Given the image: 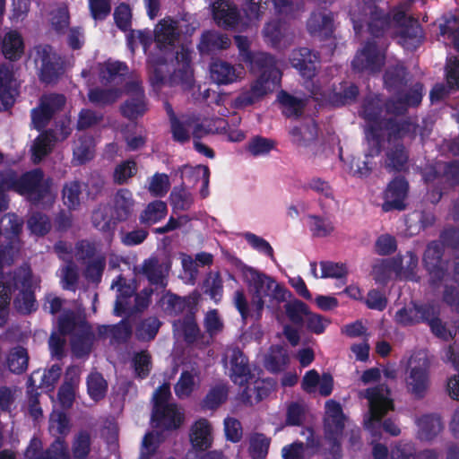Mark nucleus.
<instances>
[{"label":"nucleus","instance_id":"32","mask_svg":"<svg viewBox=\"0 0 459 459\" xmlns=\"http://www.w3.org/2000/svg\"><path fill=\"white\" fill-rule=\"evenodd\" d=\"M134 94V98L127 100L121 108L122 113L128 118H135L142 116L145 110V104L143 100V93L138 82H134L129 90Z\"/></svg>","mask_w":459,"mask_h":459},{"label":"nucleus","instance_id":"26","mask_svg":"<svg viewBox=\"0 0 459 459\" xmlns=\"http://www.w3.org/2000/svg\"><path fill=\"white\" fill-rule=\"evenodd\" d=\"M212 16L219 26L228 28L238 22L239 13L236 5L230 1L217 0L212 4Z\"/></svg>","mask_w":459,"mask_h":459},{"label":"nucleus","instance_id":"22","mask_svg":"<svg viewBox=\"0 0 459 459\" xmlns=\"http://www.w3.org/2000/svg\"><path fill=\"white\" fill-rule=\"evenodd\" d=\"M384 58L383 51L377 49L375 43H368L357 54L352 64L357 70L374 72L381 67Z\"/></svg>","mask_w":459,"mask_h":459},{"label":"nucleus","instance_id":"24","mask_svg":"<svg viewBox=\"0 0 459 459\" xmlns=\"http://www.w3.org/2000/svg\"><path fill=\"white\" fill-rule=\"evenodd\" d=\"M152 420L158 427L167 429H178L184 421V412L175 404L154 408Z\"/></svg>","mask_w":459,"mask_h":459},{"label":"nucleus","instance_id":"64","mask_svg":"<svg viewBox=\"0 0 459 459\" xmlns=\"http://www.w3.org/2000/svg\"><path fill=\"white\" fill-rule=\"evenodd\" d=\"M127 73V66L121 62H107L100 65V77L102 80L109 82L117 75H124Z\"/></svg>","mask_w":459,"mask_h":459},{"label":"nucleus","instance_id":"42","mask_svg":"<svg viewBox=\"0 0 459 459\" xmlns=\"http://www.w3.org/2000/svg\"><path fill=\"white\" fill-rule=\"evenodd\" d=\"M169 270L168 264H160L156 258L144 261L142 272L152 283H162V281Z\"/></svg>","mask_w":459,"mask_h":459},{"label":"nucleus","instance_id":"11","mask_svg":"<svg viewBox=\"0 0 459 459\" xmlns=\"http://www.w3.org/2000/svg\"><path fill=\"white\" fill-rule=\"evenodd\" d=\"M37 282L32 279L29 268H22L14 278L15 294L14 306L22 313H30L35 306L33 289Z\"/></svg>","mask_w":459,"mask_h":459},{"label":"nucleus","instance_id":"41","mask_svg":"<svg viewBox=\"0 0 459 459\" xmlns=\"http://www.w3.org/2000/svg\"><path fill=\"white\" fill-rule=\"evenodd\" d=\"M59 139L52 134L51 132H45L37 137L32 144V159L35 163L39 162L48 155L53 147L55 141Z\"/></svg>","mask_w":459,"mask_h":459},{"label":"nucleus","instance_id":"14","mask_svg":"<svg viewBox=\"0 0 459 459\" xmlns=\"http://www.w3.org/2000/svg\"><path fill=\"white\" fill-rule=\"evenodd\" d=\"M394 22L399 27L400 43L407 49L416 48L421 40L422 32L418 22L404 11L394 14Z\"/></svg>","mask_w":459,"mask_h":459},{"label":"nucleus","instance_id":"7","mask_svg":"<svg viewBox=\"0 0 459 459\" xmlns=\"http://www.w3.org/2000/svg\"><path fill=\"white\" fill-rule=\"evenodd\" d=\"M422 86L416 84L411 90L410 93L404 99H399L396 102L390 100L385 104V108H382L381 100L376 97L367 101L363 107V110L367 106L370 105V111L377 116L378 120L388 122L393 120L388 116L392 114H401L410 106H416L420 103L422 98Z\"/></svg>","mask_w":459,"mask_h":459},{"label":"nucleus","instance_id":"31","mask_svg":"<svg viewBox=\"0 0 459 459\" xmlns=\"http://www.w3.org/2000/svg\"><path fill=\"white\" fill-rule=\"evenodd\" d=\"M291 134L299 144L308 148V152L311 154L316 155L318 151L322 149V144L315 143L317 137V127L316 124L311 123L299 128H294Z\"/></svg>","mask_w":459,"mask_h":459},{"label":"nucleus","instance_id":"16","mask_svg":"<svg viewBox=\"0 0 459 459\" xmlns=\"http://www.w3.org/2000/svg\"><path fill=\"white\" fill-rule=\"evenodd\" d=\"M41 442L33 438L25 451L26 459H71V454L65 441L57 437L40 455Z\"/></svg>","mask_w":459,"mask_h":459},{"label":"nucleus","instance_id":"3","mask_svg":"<svg viewBox=\"0 0 459 459\" xmlns=\"http://www.w3.org/2000/svg\"><path fill=\"white\" fill-rule=\"evenodd\" d=\"M0 187L13 188L34 204H48L56 196L52 179L45 177L39 169L30 171L19 179H15L12 172L0 174Z\"/></svg>","mask_w":459,"mask_h":459},{"label":"nucleus","instance_id":"21","mask_svg":"<svg viewBox=\"0 0 459 459\" xmlns=\"http://www.w3.org/2000/svg\"><path fill=\"white\" fill-rule=\"evenodd\" d=\"M180 28L179 22L171 18L160 21L154 29V39L158 47L160 49L172 47L178 39Z\"/></svg>","mask_w":459,"mask_h":459},{"label":"nucleus","instance_id":"34","mask_svg":"<svg viewBox=\"0 0 459 459\" xmlns=\"http://www.w3.org/2000/svg\"><path fill=\"white\" fill-rule=\"evenodd\" d=\"M15 95L11 67L5 65H0V100L7 107L13 103Z\"/></svg>","mask_w":459,"mask_h":459},{"label":"nucleus","instance_id":"52","mask_svg":"<svg viewBox=\"0 0 459 459\" xmlns=\"http://www.w3.org/2000/svg\"><path fill=\"white\" fill-rule=\"evenodd\" d=\"M88 394L94 401L102 399L108 390V383L103 377L98 373H91L87 379Z\"/></svg>","mask_w":459,"mask_h":459},{"label":"nucleus","instance_id":"2","mask_svg":"<svg viewBox=\"0 0 459 459\" xmlns=\"http://www.w3.org/2000/svg\"><path fill=\"white\" fill-rule=\"evenodd\" d=\"M247 58L250 60L251 71L260 74L251 82L249 88L243 89L234 99L233 107L236 108H243L261 100L277 88L281 79V72L271 56L258 53L254 56L247 55Z\"/></svg>","mask_w":459,"mask_h":459},{"label":"nucleus","instance_id":"53","mask_svg":"<svg viewBox=\"0 0 459 459\" xmlns=\"http://www.w3.org/2000/svg\"><path fill=\"white\" fill-rule=\"evenodd\" d=\"M91 450V437L82 431L74 436L72 443L71 459H85Z\"/></svg>","mask_w":459,"mask_h":459},{"label":"nucleus","instance_id":"30","mask_svg":"<svg viewBox=\"0 0 459 459\" xmlns=\"http://www.w3.org/2000/svg\"><path fill=\"white\" fill-rule=\"evenodd\" d=\"M200 383L199 369L191 368L190 369L184 370L175 385V394L180 399L187 398L199 387Z\"/></svg>","mask_w":459,"mask_h":459},{"label":"nucleus","instance_id":"39","mask_svg":"<svg viewBox=\"0 0 459 459\" xmlns=\"http://www.w3.org/2000/svg\"><path fill=\"white\" fill-rule=\"evenodd\" d=\"M429 307V306L418 307L416 305H412L407 307H403L396 312L395 321L400 325H407L418 323L420 320H425L426 316H428Z\"/></svg>","mask_w":459,"mask_h":459},{"label":"nucleus","instance_id":"49","mask_svg":"<svg viewBox=\"0 0 459 459\" xmlns=\"http://www.w3.org/2000/svg\"><path fill=\"white\" fill-rule=\"evenodd\" d=\"M133 206L132 194L126 189L119 190L115 196L116 219L118 221L126 220L131 213Z\"/></svg>","mask_w":459,"mask_h":459},{"label":"nucleus","instance_id":"28","mask_svg":"<svg viewBox=\"0 0 459 459\" xmlns=\"http://www.w3.org/2000/svg\"><path fill=\"white\" fill-rule=\"evenodd\" d=\"M317 387L321 395H329L333 390V377L329 374L320 377L315 369H311L303 377L302 388L307 393H315Z\"/></svg>","mask_w":459,"mask_h":459},{"label":"nucleus","instance_id":"18","mask_svg":"<svg viewBox=\"0 0 459 459\" xmlns=\"http://www.w3.org/2000/svg\"><path fill=\"white\" fill-rule=\"evenodd\" d=\"M191 55L192 53L187 48L181 47L176 53L175 63L172 64L171 81L174 83H181L186 88L191 87L194 82L190 65Z\"/></svg>","mask_w":459,"mask_h":459},{"label":"nucleus","instance_id":"38","mask_svg":"<svg viewBox=\"0 0 459 459\" xmlns=\"http://www.w3.org/2000/svg\"><path fill=\"white\" fill-rule=\"evenodd\" d=\"M94 141L91 136L83 135L78 138L74 144V160L77 164H83L94 156Z\"/></svg>","mask_w":459,"mask_h":459},{"label":"nucleus","instance_id":"12","mask_svg":"<svg viewBox=\"0 0 459 459\" xmlns=\"http://www.w3.org/2000/svg\"><path fill=\"white\" fill-rule=\"evenodd\" d=\"M32 57L40 70L41 80L52 82L61 72L59 57L48 45H39L34 48Z\"/></svg>","mask_w":459,"mask_h":459},{"label":"nucleus","instance_id":"9","mask_svg":"<svg viewBox=\"0 0 459 459\" xmlns=\"http://www.w3.org/2000/svg\"><path fill=\"white\" fill-rule=\"evenodd\" d=\"M409 375L406 377L408 391L415 397H422L429 385V361L425 352L413 354L409 360Z\"/></svg>","mask_w":459,"mask_h":459},{"label":"nucleus","instance_id":"8","mask_svg":"<svg viewBox=\"0 0 459 459\" xmlns=\"http://www.w3.org/2000/svg\"><path fill=\"white\" fill-rule=\"evenodd\" d=\"M360 396L368 401L369 418L365 421L368 429H373L376 423H378L389 411L394 410L390 390L384 385L368 388L360 393Z\"/></svg>","mask_w":459,"mask_h":459},{"label":"nucleus","instance_id":"54","mask_svg":"<svg viewBox=\"0 0 459 459\" xmlns=\"http://www.w3.org/2000/svg\"><path fill=\"white\" fill-rule=\"evenodd\" d=\"M70 23L69 11L66 5L61 4L50 13L51 28L57 33H65Z\"/></svg>","mask_w":459,"mask_h":459},{"label":"nucleus","instance_id":"20","mask_svg":"<svg viewBox=\"0 0 459 459\" xmlns=\"http://www.w3.org/2000/svg\"><path fill=\"white\" fill-rule=\"evenodd\" d=\"M291 65L298 69L303 77L310 79L315 76L318 56L307 48H300L292 51L290 56Z\"/></svg>","mask_w":459,"mask_h":459},{"label":"nucleus","instance_id":"4","mask_svg":"<svg viewBox=\"0 0 459 459\" xmlns=\"http://www.w3.org/2000/svg\"><path fill=\"white\" fill-rule=\"evenodd\" d=\"M243 277L253 293L252 306L255 308V319L261 316L265 298L273 302L281 303L285 301L289 295V291L273 278L254 268H245Z\"/></svg>","mask_w":459,"mask_h":459},{"label":"nucleus","instance_id":"23","mask_svg":"<svg viewBox=\"0 0 459 459\" xmlns=\"http://www.w3.org/2000/svg\"><path fill=\"white\" fill-rule=\"evenodd\" d=\"M241 390V399L251 405L259 403L269 394L271 385L269 382L261 379L255 374L249 376L244 382Z\"/></svg>","mask_w":459,"mask_h":459},{"label":"nucleus","instance_id":"51","mask_svg":"<svg viewBox=\"0 0 459 459\" xmlns=\"http://www.w3.org/2000/svg\"><path fill=\"white\" fill-rule=\"evenodd\" d=\"M274 147V141L261 136H255L247 143L246 150L251 156L259 157L269 154Z\"/></svg>","mask_w":459,"mask_h":459},{"label":"nucleus","instance_id":"45","mask_svg":"<svg viewBox=\"0 0 459 459\" xmlns=\"http://www.w3.org/2000/svg\"><path fill=\"white\" fill-rule=\"evenodd\" d=\"M29 356L26 349L17 346L12 349L7 356L9 369L16 374L24 372L28 368Z\"/></svg>","mask_w":459,"mask_h":459},{"label":"nucleus","instance_id":"61","mask_svg":"<svg viewBox=\"0 0 459 459\" xmlns=\"http://www.w3.org/2000/svg\"><path fill=\"white\" fill-rule=\"evenodd\" d=\"M438 311L434 306L428 307V316L425 320L429 322L430 328L435 335L444 340H447L451 337V333L446 329L445 325L437 318Z\"/></svg>","mask_w":459,"mask_h":459},{"label":"nucleus","instance_id":"58","mask_svg":"<svg viewBox=\"0 0 459 459\" xmlns=\"http://www.w3.org/2000/svg\"><path fill=\"white\" fill-rule=\"evenodd\" d=\"M372 274L374 279L379 283H385L392 279L395 276L393 259L377 262L373 267Z\"/></svg>","mask_w":459,"mask_h":459},{"label":"nucleus","instance_id":"35","mask_svg":"<svg viewBox=\"0 0 459 459\" xmlns=\"http://www.w3.org/2000/svg\"><path fill=\"white\" fill-rule=\"evenodd\" d=\"M24 45L21 34L16 30L7 32L3 39L2 50L4 56L15 60L23 53Z\"/></svg>","mask_w":459,"mask_h":459},{"label":"nucleus","instance_id":"13","mask_svg":"<svg viewBox=\"0 0 459 459\" xmlns=\"http://www.w3.org/2000/svg\"><path fill=\"white\" fill-rule=\"evenodd\" d=\"M65 101V97L62 94L50 93L42 96L39 107L31 112L34 127L38 130L44 128L52 117L64 108Z\"/></svg>","mask_w":459,"mask_h":459},{"label":"nucleus","instance_id":"57","mask_svg":"<svg viewBox=\"0 0 459 459\" xmlns=\"http://www.w3.org/2000/svg\"><path fill=\"white\" fill-rule=\"evenodd\" d=\"M132 366L135 376L140 378L146 377L152 368L150 354L145 351L135 353L132 359Z\"/></svg>","mask_w":459,"mask_h":459},{"label":"nucleus","instance_id":"43","mask_svg":"<svg viewBox=\"0 0 459 459\" xmlns=\"http://www.w3.org/2000/svg\"><path fill=\"white\" fill-rule=\"evenodd\" d=\"M395 277L410 278L418 265V258L411 252L393 259Z\"/></svg>","mask_w":459,"mask_h":459},{"label":"nucleus","instance_id":"19","mask_svg":"<svg viewBox=\"0 0 459 459\" xmlns=\"http://www.w3.org/2000/svg\"><path fill=\"white\" fill-rule=\"evenodd\" d=\"M224 360L230 364V377L235 384L243 385L247 377L253 375L247 358L238 348H228L224 354Z\"/></svg>","mask_w":459,"mask_h":459},{"label":"nucleus","instance_id":"27","mask_svg":"<svg viewBox=\"0 0 459 459\" xmlns=\"http://www.w3.org/2000/svg\"><path fill=\"white\" fill-rule=\"evenodd\" d=\"M310 35L320 39L327 38L333 33V17L326 11L315 12L307 22Z\"/></svg>","mask_w":459,"mask_h":459},{"label":"nucleus","instance_id":"5","mask_svg":"<svg viewBox=\"0 0 459 459\" xmlns=\"http://www.w3.org/2000/svg\"><path fill=\"white\" fill-rule=\"evenodd\" d=\"M59 330L62 334H71L72 349L76 356L82 357L91 351L94 333L85 321H76L73 313H67L59 319Z\"/></svg>","mask_w":459,"mask_h":459},{"label":"nucleus","instance_id":"60","mask_svg":"<svg viewBox=\"0 0 459 459\" xmlns=\"http://www.w3.org/2000/svg\"><path fill=\"white\" fill-rule=\"evenodd\" d=\"M170 202L174 209L186 211L192 205L193 197L186 188L175 187L170 194Z\"/></svg>","mask_w":459,"mask_h":459},{"label":"nucleus","instance_id":"44","mask_svg":"<svg viewBox=\"0 0 459 459\" xmlns=\"http://www.w3.org/2000/svg\"><path fill=\"white\" fill-rule=\"evenodd\" d=\"M167 204L162 201L150 203L140 215V221L143 224H154L167 215Z\"/></svg>","mask_w":459,"mask_h":459},{"label":"nucleus","instance_id":"59","mask_svg":"<svg viewBox=\"0 0 459 459\" xmlns=\"http://www.w3.org/2000/svg\"><path fill=\"white\" fill-rule=\"evenodd\" d=\"M279 101L283 106V113L287 117H297L299 116L303 108L304 102L302 100L294 98L286 92H281L278 95Z\"/></svg>","mask_w":459,"mask_h":459},{"label":"nucleus","instance_id":"17","mask_svg":"<svg viewBox=\"0 0 459 459\" xmlns=\"http://www.w3.org/2000/svg\"><path fill=\"white\" fill-rule=\"evenodd\" d=\"M423 262L425 267L430 274V279L433 283L437 281H445V287L449 286V293H454L455 286L453 283L449 284L448 280L444 273V265L441 261V247L436 243H431L428 246L427 250L424 254Z\"/></svg>","mask_w":459,"mask_h":459},{"label":"nucleus","instance_id":"33","mask_svg":"<svg viewBox=\"0 0 459 459\" xmlns=\"http://www.w3.org/2000/svg\"><path fill=\"white\" fill-rule=\"evenodd\" d=\"M418 436L424 441L434 439L443 430V423L437 415H424L418 420Z\"/></svg>","mask_w":459,"mask_h":459},{"label":"nucleus","instance_id":"10","mask_svg":"<svg viewBox=\"0 0 459 459\" xmlns=\"http://www.w3.org/2000/svg\"><path fill=\"white\" fill-rule=\"evenodd\" d=\"M325 438L331 446L333 459L340 456V437L344 428V416L340 404L333 400L325 403Z\"/></svg>","mask_w":459,"mask_h":459},{"label":"nucleus","instance_id":"56","mask_svg":"<svg viewBox=\"0 0 459 459\" xmlns=\"http://www.w3.org/2000/svg\"><path fill=\"white\" fill-rule=\"evenodd\" d=\"M150 80L153 84L163 82L170 73V66L163 59L152 58L149 62Z\"/></svg>","mask_w":459,"mask_h":459},{"label":"nucleus","instance_id":"29","mask_svg":"<svg viewBox=\"0 0 459 459\" xmlns=\"http://www.w3.org/2000/svg\"><path fill=\"white\" fill-rule=\"evenodd\" d=\"M190 441L196 450H206L212 446V429L207 420L201 419L191 427Z\"/></svg>","mask_w":459,"mask_h":459},{"label":"nucleus","instance_id":"6","mask_svg":"<svg viewBox=\"0 0 459 459\" xmlns=\"http://www.w3.org/2000/svg\"><path fill=\"white\" fill-rule=\"evenodd\" d=\"M382 0H361L351 10V16L357 30L365 22L370 33L378 36L387 24L384 11L379 4Z\"/></svg>","mask_w":459,"mask_h":459},{"label":"nucleus","instance_id":"63","mask_svg":"<svg viewBox=\"0 0 459 459\" xmlns=\"http://www.w3.org/2000/svg\"><path fill=\"white\" fill-rule=\"evenodd\" d=\"M22 229L21 220L14 214L8 213L0 220V234L8 238L16 236Z\"/></svg>","mask_w":459,"mask_h":459},{"label":"nucleus","instance_id":"47","mask_svg":"<svg viewBox=\"0 0 459 459\" xmlns=\"http://www.w3.org/2000/svg\"><path fill=\"white\" fill-rule=\"evenodd\" d=\"M289 362V355L282 347H272L264 359V367L272 371L278 372L281 370Z\"/></svg>","mask_w":459,"mask_h":459},{"label":"nucleus","instance_id":"50","mask_svg":"<svg viewBox=\"0 0 459 459\" xmlns=\"http://www.w3.org/2000/svg\"><path fill=\"white\" fill-rule=\"evenodd\" d=\"M175 331L187 342H194L200 335V330L192 316L174 324Z\"/></svg>","mask_w":459,"mask_h":459},{"label":"nucleus","instance_id":"15","mask_svg":"<svg viewBox=\"0 0 459 459\" xmlns=\"http://www.w3.org/2000/svg\"><path fill=\"white\" fill-rule=\"evenodd\" d=\"M246 71L242 65H232L224 60H214L210 65L212 81L218 85H229L245 78Z\"/></svg>","mask_w":459,"mask_h":459},{"label":"nucleus","instance_id":"46","mask_svg":"<svg viewBox=\"0 0 459 459\" xmlns=\"http://www.w3.org/2000/svg\"><path fill=\"white\" fill-rule=\"evenodd\" d=\"M308 219L310 230L316 238H327L335 231L334 223L329 217L312 215Z\"/></svg>","mask_w":459,"mask_h":459},{"label":"nucleus","instance_id":"48","mask_svg":"<svg viewBox=\"0 0 459 459\" xmlns=\"http://www.w3.org/2000/svg\"><path fill=\"white\" fill-rule=\"evenodd\" d=\"M83 185L78 181H70L65 184L62 196L65 205L70 209L77 208L82 200Z\"/></svg>","mask_w":459,"mask_h":459},{"label":"nucleus","instance_id":"55","mask_svg":"<svg viewBox=\"0 0 459 459\" xmlns=\"http://www.w3.org/2000/svg\"><path fill=\"white\" fill-rule=\"evenodd\" d=\"M270 439L260 433L252 434L249 437V453L254 459H264L269 449Z\"/></svg>","mask_w":459,"mask_h":459},{"label":"nucleus","instance_id":"62","mask_svg":"<svg viewBox=\"0 0 459 459\" xmlns=\"http://www.w3.org/2000/svg\"><path fill=\"white\" fill-rule=\"evenodd\" d=\"M285 311L290 320L295 324L305 322L309 313L307 307L299 300L288 303L285 306Z\"/></svg>","mask_w":459,"mask_h":459},{"label":"nucleus","instance_id":"40","mask_svg":"<svg viewBox=\"0 0 459 459\" xmlns=\"http://www.w3.org/2000/svg\"><path fill=\"white\" fill-rule=\"evenodd\" d=\"M166 110L169 116L174 139L178 142H185L188 140L191 126L190 117H182L181 119H178L175 117L171 106L169 104H166Z\"/></svg>","mask_w":459,"mask_h":459},{"label":"nucleus","instance_id":"25","mask_svg":"<svg viewBox=\"0 0 459 459\" xmlns=\"http://www.w3.org/2000/svg\"><path fill=\"white\" fill-rule=\"evenodd\" d=\"M408 185L403 178H395L387 186L385 193V203L382 205L384 211L392 209L402 210L404 208V200L407 196Z\"/></svg>","mask_w":459,"mask_h":459},{"label":"nucleus","instance_id":"1","mask_svg":"<svg viewBox=\"0 0 459 459\" xmlns=\"http://www.w3.org/2000/svg\"><path fill=\"white\" fill-rule=\"evenodd\" d=\"M362 115L368 124L366 138L371 146L370 155L377 154L383 147L386 168L395 171L404 169L408 161L405 145L414 138L416 126L406 120H378L377 116L370 111V105L365 108Z\"/></svg>","mask_w":459,"mask_h":459},{"label":"nucleus","instance_id":"36","mask_svg":"<svg viewBox=\"0 0 459 459\" xmlns=\"http://www.w3.org/2000/svg\"><path fill=\"white\" fill-rule=\"evenodd\" d=\"M61 375L60 367L54 365L48 371H35L29 378L30 386L51 389Z\"/></svg>","mask_w":459,"mask_h":459},{"label":"nucleus","instance_id":"37","mask_svg":"<svg viewBox=\"0 0 459 459\" xmlns=\"http://www.w3.org/2000/svg\"><path fill=\"white\" fill-rule=\"evenodd\" d=\"M230 45L228 37L215 31H206L202 35L198 45L202 53H209L218 49H225Z\"/></svg>","mask_w":459,"mask_h":459}]
</instances>
